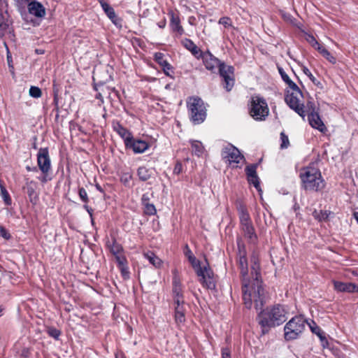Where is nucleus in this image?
<instances>
[{"mask_svg":"<svg viewBox=\"0 0 358 358\" xmlns=\"http://www.w3.org/2000/svg\"><path fill=\"white\" fill-rule=\"evenodd\" d=\"M243 231L244 232L245 236H246L250 242L255 243L256 241L257 237L255 234L253 225L249 226V227H246Z\"/></svg>","mask_w":358,"mask_h":358,"instance_id":"2f4dec72","label":"nucleus"},{"mask_svg":"<svg viewBox=\"0 0 358 358\" xmlns=\"http://www.w3.org/2000/svg\"><path fill=\"white\" fill-rule=\"evenodd\" d=\"M37 166L42 175L38 177V180L45 184L52 179L50 174L52 171L51 159L48 148H41L37 153Z\"/></svg>","mask_w":358,"mask_h":358,"instance_id":"423d86ee","label":"nucleus"},{"mask_svg":"<svg viewBox=\"0 0 358 358\" xmlns=\"http://www.w3.org/2000/svg\"><path fill=\"white\" fill-rule=\"evenodd\" d=\"M299 178L301 186L306 191L319 192L325 187L320 169L314 165H309L300 170Z\"/></svg>","mask_w":358,"mask_h":358,"instance_id":"7ed1b4c3","label":"nucleus"},{"mask_svg":"<svg viewBox=\"0 0 358 358\" xmlns=\"http://www.w3.org/2000/svg\"><path fill=\"white\" fill-rule=\"evenodd\" d=\"M277 69L278 70V72L281 76V78L282 80L289 86V87L291 90H296L298 89V86L295 83H294L288 76V75L285 72L282 67L280 66H277Z\"/></svg>","mask_w":358,"mask_h":358,"instance_id":"7c9ffc66","label":"nucleus"},{"mask_svg":"<svg viewBox=\"0 0 358 358\" xmlns=\"http://www.w3.org/2000/svg\"><path fill=\"white\" fill-rule=\"evenodd\" d=\"M157 25H158V27H159V28H161V29H164V28L166 27V19H165V18H164L162 20H161L160 22H159L157 23Z\"/></svg>","mask_w":358,"mask_h":358,"instance_id":"6e6d98bb","label":"nucleus"},{"mask_svg":"<svg viewBox=\"0 0 358 358\" xmlns=\"http://www.w3.org/2000/svg\"><path fill=\"white\" fill-rule=\"evenodd\" d=\"M184 255L187 258V259H189V258L194 255L187 244L185 245Z\"/></svg>","mask_w":358,"mask_h":358,"instance_id":"3c124183","label":"nucleus"},{"mask_svg":"<svg viewBox=\"0 0 358 358\" xmlns=\"http://www.w3.org/2000/svg\"><path fill=\"white\" fill-rule=\"evenodd\" d=\"M137 176L141 181H148L152 176V171L145 166H142L138 168Z\"/></svg>","mask_w":358,"mask_h":358,"instance_id":"c85d7f7f","label":"nucleus"},{"mask_svg":"<svg viewBox=\"0 0 358 358\" xmlns=\"http://www.w3.org/2000/svg\"><path fill=\"white\" fill-rule=\"evenodd\" d=\"M25 180V186L24 189L27 190V194L29 199V201L31 203L35 202L36 199H38L37 194L36 193L35 189L37 186V183L32 180H29V178H26Z\"/></svg>","mask_w":358,"mask_h":358,"instance_id":"393cba45","label":"nucleus"},{"mask_svg":"<svg viewBox=\"0 0 358 358\" xmlns=\"http://www.w3.org/2000/svg\"><path fill=\"white\" fill-rule=\"evenodd\" d=\"M268 107L266 100L260 96L251 99L250 114L255 120H264L268 115Z\"/></svg>","mask_w":358,"mask_h":358,"instance_id":"6e6552de","label":"nucleus"},{"mask_svg":"<svg viewBox=\"0 0 358 358\" xmlns=\"http://www.w3.org/2000/svg\"><path fill=\"white\" fill-rule=\"evenodd\" d=\"M225 71L227 76H234V68L232 66H228Z\"/></svg>","mask_w":358,"mask_h":358,"instance_id":"864d4df0","label":"nucleus"},{"mask_svg":"<svg viewBox=\"0 0 358 358\" xmlns=\"http://www.w3.org/2000/svg\"><path fill=\"white\" fill-rule=\"evenodd\" d=\"M117 264V267L120 271V273L123 279L127 280L130 277V272L128 266V261L127 257H118L117 261H116Z\"/></svg>","mask_w":358,"mask_h":358,"instance_id":"a878e982","label":"nucleus"},{"mask_svg":"<svg viewBox=\"0 0 358 358\" xmlns=\"http://www.w3.org/2000/svg\"><path fill=\"white\" fill-rule=\"evenodd\" d=\"M306 319L301 315L292 317L285 326V339L292 341L299 338L306 325Z\"/></svg>","mask_w":358,"mask_h":358,"instance_id":"0eeeda50","label":"nucleus"},{"mask_svg":"<svg viewBox=\"0 0 358 358\" xmlns=\"http://www.w3.org/2000/svg\"><path fill=\"white\" fill-rule=\"evenodd\" d=\"M316 329L317 330H318V334H317L319 338H320V340L323 342V341H325L326 343H327V341L325 338V336L323 335V332L322 331V330L320 329V328L317 326H316Z\"/></svg>","mask_w":358,"mask_h":358,"instance_id":"603ef678","label":"nucleus"},{"mask_svg":"<svg viewBox=\"0 0 358 358\" xmlns=\"http://www.w3.org/2000/svg\"><path fill=\"white\" fill-rule=\"evenodd\" d=\"M1 187V197L6 206H10L12 203V199L11 197L6 189V187L3 185H0Z\"/></svg>","mask_w":358,"mask_h":358,"instance_id":"f704fd0d","label":"nucleus"},{"mask_svg":"<svg viewBox=\"0 0 358 358\" xmlns=\"http://www.w3.org/2000/svg\"><path fill=\"white\" fill-rule=\"evenodd\" d=\"M93 80H94V89L95 91L97 92V93L95 96V98L96 99L100 100V101L101 103L103 102V94H106V92H108L110 94V90L115 92L116 94L118 93V92L115 88H113L112 90H110L109 87H106L103 82L100 81V82L96 83V78L94 77H93Z\"/></svg>","mask_w":358,"mask_h":358,"instance_id":"412c9836","label":"nucleus"},{"mask_svg":"<svg viewBox=\"0 0 358 358\" xmlns=\"http://www.w3.org/2000/svg\"><path fill=\"white\" fill-rule=\"evenodd\" d=\"M353 217L356 220L357 222L358 223V212H355L353 213Z\"/></svg>","mask_w":358,"mask_h":358,"instance_id":"69168bd1","label":"nucleus"},{"mask_svg":"<svg viewBox=\"0 0 358 358\" xmlns=\"http://www.w3.org/2000/svg\"><path fill=\"white\" fill-rule=\"evenodd\" d=\"M47 332L50 337L54 338L55 340H59L61 335V331L55 327L48 328Z\"/></svg>","mask_w":358,"mask_h":358,"instance_id":"79ce46f5","label":"nucleus"},{"mask_svg":"<svg viewBox=\"0 0 358 358\" xmlns=\"http://www.w3.org/2000/svg\"><path fill=\"white\" fill-rule=\"evenodd\" d=\"M280 139L282 141L280 148L282 149L287 148L289 144L288 136L287 135H285L284 132H281L280 133Z\"/></svg>","mask_w":358,"mask_h":358,"instance_id":"a18cd8bd","label":"nucleus"},{"mask_svg":"<svg viewBox=\"0 0 358 358\" xmlns=\"http://www.w3.org/2000/svg\"><path fill=\"white\" fill-rule=\"evenodd\" d=\"M78 193L80 199L84 203L83 208L88 213L90 217L91 218L92 223L93 224L94 223V218H93L94 210L91 207H90L88 205V203L90 202V198L88 196L87 192L83 187H79Z\"/></svg>","mask_w":358,"mask_h":358,"instance_id":"4be33fe9","label":"nucleus"},{"mask_svg":"<svg viewBox=\"0 0 358 358\" xmlns=\"http://www.w3.org/2000/svg\"><path fill=\"white\" fill-rule=\"evenodd\" d=\"M310 327L311 331H312L313 333H314L315 334H318V330H317L316 326L315 327H312V326L310 325Z\"/></svg>","mask_w":358,"mask_h":358,"instance_id":"680f3d73","label":"nucleus"},{"mask_svg":"<svg viewBox=\"0 0 358 358\" xmlns=\"http://www.w3.org/2000/svg\"><path fill=\"white\" fill-rule=\"evenodd\" d=\"M172 273V289L171 296L173 301L185 300L184 289L185 287L182 282V278L177 268H174Z\"/></svg>","mask_w":358,"mask_h":358,"instance_id":"9b49d317","label":"nucleus"},{"mask_svg":"<svg viewBox=\"0 0 358 358\" xmlns=\"http://www.w3.org/2000/svg\"><path fill=\"white\" fill-rule=\"evenodd\" d=\"M95 187L99 192H100L105 196V191L99 183L95 184Z\"/></svg>","mask_w":358,"mask_h":358,"instance_id":"4d7b16f0","label":"nucleus"},{"mask_svg":"<svg viewBox=\"0 0 358 358\" xmlns=\"http://www.w3.org/2000/svg\"><path fill=\"white\" fill-rule=\"evenodd\" d=\"M306 40L313 48H314L317 51L321 49V47L322 46L312 34H307L306 36Z\"/></svg>","mask_w":358,"mask_h":358,"instance_id":"c9c22d12","label":"nucleus"},{"mask_svg":"<svg viewBox=\"0 0 358 358\" xmlns=\"http://www.w3.org/2000/svg\"><path fill=\"white\" fill-rule=\"evenodd\" d=\"M54 103L57 105V101H58V97H57V92H54Z\"/></svg>","mask_w":358,"mask_h":358,"instance_id":"e2e57ef3","label":"nucleus"},{"mask_svg":"<svg viewBox=\"0 0 358 358\" xmlns=\"http://www.w3.org/2000/svg\"><path fill=\"white\" fill-rule=\"evenodd\" d=\"M187 108L190 122L196 125L203 123L207 116L204 101L199 96H190L187 100Z\"/></svg>","mask_w":358,"mask_h":358,"instance_id":"20e7f679","label":"nucleus"},{"mask_svg":"<svg viewBox=\"0 0 358 358\" xmlns=\"http://www.w3.org/2000/svg\"><path fill=\"white\" fill-rule=\"evenodd\" d=\"M225 71V90L228 92L231 91L235 84L234 76H227Z\"/></svg>","mask_w":358,"mask_h":358,"instance_id":"e433bc0d","label":"nucleus"},{"mask_svg":"<svg viewBox=\"0 0 358 358\" xmlns=\"http://www.w3.org/2000/svg\"><path fill=\"white\" fill-rule=\"evenodd\" d=\"M318 52L331 64H335L336 63V59L325 48L321 47V49Z\"/></svg>","mask_w":358,"mask_h":358,"instance_id":"473e14b6","label":"nucleus"},{"mask_svg":"<svg viewBox=\"0 0 358 358\" xmlns=\"http://www.w3.org/2000/svg\"><path fill=\"white\" fill-rule=\"evenodd\" d=\"M153 197V193L145 192L142 195L141 204L142 206L146 205V203H150V199Z\"/></svg>","mask_w":358,"mask_h":358,"instance_id":"c03bdc74","label":"nucleus"},{"mask_svg":"<svg viewBox=\"0 0 358 358\" xmlns=\"http://www.w3.org/2000/svg\"><path fill=\"white\" fill-rule=\"evenodd\" d=\"M26 169H27V171H34V172H37L38 171L37 167H31L29 166H26Z\"/></svg>","mask_w":358,"mask_h":358,"instance_id":"bf43d9fd","label":"nucleus"},{"mask_svg":"<svg viewBox=\"0 0 358 358\" xmlns=\"http://www.w3.org/2000/svg\"><path fill=\"white\" fill-rule=\"evenodd\" d=\"M168 15L169 17L170 30L173 36L178 38L185 34V31L181 24L180 13L178 11L169 10Z\"/></svg>","mask_w":358,"mask_h":358,"instance_id":"f8f14e48","label":"nucleus"},{"mask_svg":"<svg viewBox=\"0 0 358 358\" xmlns=\"http://www.w3.org/2000/svg\"><path fill=\"white\" fill-rule=\"evenodd\" d=\"M0 237H2L6 240H9L11 238L10 234L7 231V229L1 225H0Z\"/></svg>","mask_w":358,"mask_h":358,"instance_id":"de8ad7c7","label":"nucleus"},{"mask_svg":"<svg viewBox=\"0 0 358 358\" xmlns=\"http://www.w3.org/2000/svg\"><path fill=\"white\" fill-rule=\"evenodd\" d=\"M334 287L336 291L340 292L358 293V286L352 282H343L341 281H333Z\"/></svg>","mask_w":358,"mask_h":358,"instance_id":"6ab92c4d","label":"nucleus"},{"mask_svg":"<svg viewBox=\"0 0 358 358\" xmlns=\"http://www.w3.org/2000/svg\"><path fill=\"white\" fill-rule=\"evenodd\" d=\"M282 17L285 19V20H289L291 17V15L289 14H287V13H284L282 15Z\"/></svg>","mask_w":358,"mask_h":358,"instance_id":"0e129e2a","label":"nucleus"},{"mask_svg":"<svg viewBox=\"0 0 358 358\" xmlns=\"http://www.w3.org/2000/svg\"><path fill=\"white\" fill-rule=\"evenodd\" d=\"M196 19L194 16H189L188 17V22L191 25H196Z\"/></svg>","mask_w":358,"mask_h":358,"instance_id":"5fc2aeb1","label":"nucleus"},{"mask_svg":"<svg viewBox=\"0 0 358 358\" xmlns=\"http://www.w3.org/2000/svg\"><path fill=\"white\" fill-rule=\"evenodd\" d=\"M189 143L191 145L192 155H194L198 157H202L205 151L203 143L196 140H190Z\"/></svg>","mask_w":358,"mask_h":358,"instance_id":"cd10ccee","label":"nucleus"},{"mask_svg":"<svg viewBox=\"0 0 358 358\" xmlns=\"http://www.w3.org/2000/svg\"><path fill=\"white\" fill-rule=\"evenodd\" d=\"M237 209L241 224L252 222L249 213L244 205L239 204Z\"/></svg>","mask_w":358,"mask_h":358,"instance_id":"c756f323","label":"nucleus"},{"mask_svg":"<svg viewBox=\"0 0 358 358\" xmlns=\"http://www.w3.org/2000/svg\"><path fill=\"white\" fill-rule=\"evenodd\" d=\"M225 159L233 167H238V164L245 161L239 150L230 143L225 145Z\"/></svg>","mask_w":358,"mask_h":358,"instance_id":"ddd939ff","label":"nucleus"},{"mask_svg":"<svg viewBox=\"0 0 358 358\" xmlns=\"http://www.w3.org/2000/svg\"><path fill=\"white\" fill-rule=\"evenodd\" d=\"M287 313L285 306L281 304H275L262 310L257 315L262 335L268 334L272 328L283 324L287 319Z\"/></svg>","mask_w":358,"mask_h":358,"instance_id":"f03ea898","label":"nucleus"},{"mask_svg":"<svg viewBox=\"0 0 358 358\" xmlns=\"http://www.w3.org/2000/svg\"><path fill=\"white\" fill-rule=\"evenodd\" d=\"M220 355L221 358H224V348H221L220 349Z\"/></svg>","mask_w":358,"mask_h":358,"instance_id":"338daca9","label":"nucleus"},{"mask_svg":"<svg viewBox=\"0 0 358 358\" xmlns=\"http://www.w3.org/2000/svg\"><path fill=\"white\" fill-rule=\"evenodd\" d=\"M143 213L146 215H155L157 213V209L153 203H146L143 206Z\"/></svg>","mask_w":358,"mask_h":358,"instance_id":"4c0bfd02","label":"nucleus"},{"mask_svg":"<svg viewBox=\"0 0 358 358\" xmlns=\"http://www.w3.org/2000/svg\"><path fill=\"white\" fill-rule=\"evenodd\" d=\"M194 269L199 281L206 289H214L215 288V278L211 268L208 266H201V262L194 255L188 259Z\"/></svg>","mask_w":358,"mask_h":358,"instance_id":"39448f33","label":"nucleus"},{"mask_svg":"<svg viewBox=\"0 0 358 358\" xmlns=\"http://www.w3.org/2000/svg\"><path fill=\"white\" fill-rule=\"evenodd\" d=\"M127 148L132 149L134 153H143L150 147L148 142L143 140H136L132 137Z\"/></svg>","mask_w":358,"mask_h":358,"instance_id":"5701e85b","label":"nucleus"},{"mask_svg":"<svg viewBox=\"0 0 358 358\" xmlns=\"http://www.w3.org/2000/svg\"><path fill=\"white\" fill-rule=\"evenodd\" d=\"M302 71L304 73V74L306 75L310 79L312 82H315L316 78L306 66H302Z\"/></svg>","mask_w":358,"mask_h":358,"instance_id":"09e8293b","label":"nucleus"},{"mask_svg":"<svg viewBox=\"0 0 358 358\" xmlns=\"http://www.w3.org/2000/svg\"><path fill=\"white\" fill-rule=\"evenodd\" d=\"M120 180L124 186H129L132 180V174L129 172H123L120 175Z\"/></svg>","mask_w":358,"mask_h":358,"instance_id":"58836bf2","label":"nucleus"},{"mask_svg":"<svg viewBox=\"0 0 358 358\" xmlns=\"http://www.w3.org/2000/svg\"><path fill=\"white\" fill-rule=\"evenodd\" d=\"M27 10L30 15L37 18H43L46 14L44 6L36 0H31L28 2Z\"/></svg>","mask_w":358,"mask_h":358,"instance_id":"f3484780","label":"nucleus"},{"mask_svg":"<svg viewBox=\"0 0 358 358\" xmlns=\"http://www.w3.org/2000/svg\"><path fill=\"white\" fill-rule=\"evenodd\" d=\"M143 257L156 268H160L163 265V261L152 251L144 252Z\"/></svg>","mask_w":358,"mask_h":358,"instance_id":"bb28decb","label":"nucleus"},{"mask_svg":"<svg viewBox=\"0 0 358 358\" xmlns=\"http://www.w3.org/2000/svg\"><path fill=\"white\" fill-rule=\"evenodd\" d=\"M106 248L115 257V261L118 257H126L123 246L117 241L115 236L110 235V238H106L105 242Z\"/></svg>","mask_w":358,"mask_h":358,"instance_id":"4468645a","label":"nucleus"},{"mask_svg":"<svg viewBox=\"0 0 358 358\" xmlns=\"http://www.w3.org/2000/svg\"><path fill=\"white\" fill-rule=\"evenodd\" d=\"M257 165L254 164L247 166L245 168V173L247 175V177L257 175Z\"/></svg>","mask_w":358,"mask_h":358,"instance_id":"a19ab883","label":"nucleus"},{"mask_svg":"<svg viewBox=\"0 0 358 358\" xmlns=\"http://www.w3.org/2000/svg\"><path fill=\"white\" fill-rule=\"evenodd\" d=\"M154 60L160 66H167L169 62L165 59V55L162 52H157L154 55Z\"/></svg>","mask_w":358,"mask_h":358,"instance_id":"72a5a7b5","label":"nucleus"},{"mask_svg":"<svg viewBox=\"0 0 358 358\" xmlns=\"http://www.w3.org/2000/svg\"><path fill=\"white\" fill-rule=\"evenodd\" d=\"M241 225L242 229L243 230L246 227H249V226L252 225V222H249L242 223V224H241Z\"/></svg>","mask_w":358,"mask_h":358,"instance_id":"13d9d810","label":"nucleus"},{"mask_svg":"<svg viewBox=\"0 0 358 358\" xmlns=\"http://www.w3.org/2000/svg\"><path fill=\"white\" fill-rule=\"evenodd\" d=\"M238 264L242 275L243 300L245 306L250 309L254 304L256 310L262 309L265 302V296L258 257L255 254L252 255L250 273L247 259L244 255L240 256Z\"/></svg>","mask_w":358,"mask_h":358,"instance_id":"f257e3e1","label":"nucleus"},{"mask_svg":"<svg viewBox=\"0 0 358 358\" xmlns=\"http://www.w3.org/2000/svg\"><path fill=\"white\" fill-rule=\"evenodd\" d=\"M183 171V166L181 162L177 161L173 171V174L180 175Z\"/></svg>","mask_w":358,"mask_h":358,"instance_id":"49530a36","label":"nucleus"},{"mask_svg":"<svg viewBox=\"0 0 358 358\" xmlns=\"http://www.w3.org/2000/svg\"><path fill=\"white\" fill-rule=\"evenodd\" d=\"M184 48L191 52V53L197 59H200L203 52L201 49L189 38H184L181 41Z\"/></svg>","mask_w":358,"mask_h":358,"instance_id":"b1692460","label":"nucleus"},{"mask_svg":"<svg viewBox=\"0 0 358 358\" xmlns=\"http://www.w3.org/2000/svg\"><path fill=\"white\" fill-rule=\"evenodd\" d=\"M321 214H322V217L319 218L320 220H325L327 218L328 215L327 214L326 212L323 213V212H321Z\"/></svg>","mask_w":358,"mask_h":358,"instance_id":"052dcab7","label":"nucleus"},{"mask_svg":"<svg viewBox=\"0 0 358 358\" xmlns=\"http://www.w3.org/2000/svg\"><path fill=\"white\" fill-rule=\"evenodd\" d=\"M292 90V92H289V90L287 91L285 101L290 108L294 110L301 117L304 118L306 116V112L304 110V105L301 100L303 96L302 92L299 87L298 89Z\"/></svg>","mask_w":358,"mask_h":358,"instance_id":"1a4fd4ad","label":"nucleus"},{"mask_svg":"<svg viewBox=\"0 0 358 358\" xmlns=\"http://www.w3.org/2000/svg\"><path fill=\"white\" fill-rule=\"evenodd\" d=\"M185 301H173L174 308V320L178 326L185 322L186 308L185 307Z\"/></svg>","mask_w":358,"mask_h":358,"instance_id":"dca6fc26","label":"nucleus"},{"mask_svg":"<svg viewBox=\"0 0 358 358\" xmlns=\"http://www.w3.org/2000/svg\"><path fill=\"white\" fill-rule=\"evenodd\" d=\"M29 95L34 98H39L42 96L41 90L36 86H31L29 89Z\"/></svg>","mask_w":358,"mask_h":358,"instance_id":"37998d69","label":"nucleus"},{"mask_svg":"<svg viewBox=\"0 0 358 358\" xmlns=\"http://www.w3.org/2000/svg\"><path fill=\"white\" fill-rule=\"evenodd\" d=\"M308 120L310 125L315 129H318L321 132L327 130V128L322 121L319 114L315 111H312L308 115Z\"/></svg>","mask_w":358,"mask_h":358,"instance_id":"aec40b11","label":"nucleus"},{"mask_svg":"<svg viewBox=\"0 0 358 358\" xmlns=\"http://www.w3.org/2000/svg\"><path fill=\"white\" fill-rule=\"evenodd\" d=\"M224 17H220L219 20V24H224Z\"/></svg>","mask_w":358,"mask_h":358,"instance_id":"774afa93","label":"nucleus"},{"mask_svg":"<svg viewBox=\"0 0 358 358\" xmlns=\"http://www.w3.org/2000/svg\"><path fill=\"white\" fill-rule=\"evenodd\" d=\"M99 3H100L103 10L104 11L105 14L107 15V17L110 20V21L117 27V28H122V19L120 17H118L114 8L110 6L107 2H106L103 0H98Z\"/></svg>","mask_w":358,"mask_h":358,"instance_id":"2eb2a0df","label":"nucleus"},{"mask_svg":"<svg viewBox=\"0 0 358 358\" xmlns=\"http://www.w3.org/2000/svg\"><path fill=\"white\" fill-rule=\"evenodd\" d=\"M162 70L166 76L172 77V76L170 73V71L173 73V67L169 63H167V66H163Z\"/></svg>","mask_w":358,"mask_h":358,"instance_id":"8fccbe9b","label":"nucleus"},{"mask_svg":"<svg viewBox=\"0 0 358 358\" xmlns=\"http://www.w3.org/2000/svg\"><path fill=\"white\" fill-rule=\"evenodd\" d=\"M248 181L250 184L253 185L258 192H261L262 189L259 184V178L257 175L247 177Z\"/></svg>","mask_w":358,"mask_h":358,"instance_id":"ea45409f","label":"nucleus"},{"mask_svg":"<svg viewBox=\"0 0 358 358\" xmlns=\"http://www.w3.org/2000/svg\"><path fill=\"white\" fill-rule=\"evenodd\" d=\"M112 127L113 131L124 140L125 146H128L133 137L132 134L118 121H113Z\"/></svg>","mask_w":358,"mask_h":358,"instance_id":"a211bd4d","label":"nucleus"},{"mask_svg":"<svg viewBox=\"0 0 358 358\" xmlns=\"http://www.w3.org/2000/svg\"><path fill=\"white\" fill-rule=\"evenodd\" d=\"M200 58L202 59L203 63L208 70L212 73H215L217 71L222 78V82H224V62H222L209 51L203 52Z\"/></svg>","mask_w":358,"mask_h":358,"instance_id":"9d476101","label":"nucleus"}]
</instances>
